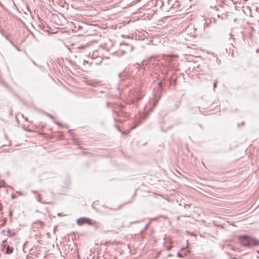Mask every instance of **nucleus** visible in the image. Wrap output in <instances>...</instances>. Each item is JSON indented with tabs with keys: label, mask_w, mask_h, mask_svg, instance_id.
Listing matches in <instances>:
<instances>
[{
	"label": "nucleus",
	"mask_w": 259,
	"mask_h": 259,
	"mask_svg": "<svg viewBox=\"0 0 259 259\" xmlns=\"http://www.w3.org/2000/svg\"><path fill=\"white\" fill-rule=\"evenodd\" d=\"M189 253V251L186 250L185 248H182L181 251L177 253V255L179 257H183L185 255H187Z\"/></svg>",
	"instance_id": "7ed1b4c3"
},
{
	"label": "nucleus",
	"mask_w": 259,
	"mask_h": 259,
	"mask_svg": "<svg viewBox=\"0 0 259 259\" xmlns=\"http://www.w3.org/2000/svg\"><path fill=\"white\" fill-rule=\"evenodd\" d=\"M135 97H136V99H138V100H140V99H141V97H137V96H136Z\"/></svg>",
	"instance_id": "ddd939ff"
},
{
	"label": "nucleus",
	"mask_w": 259,
	"mask_h": 259,
	"mask_svg": "<svg viewBox=\"0 0 259 259\" xmlns=\"http://www.w3.org/2000/svg\"><path fill=\"white\" fill-rule=\"evenodd\" d=\"M77 224L79 226L84 224H88L89 225H92V221L91 219L84 217L78 219L77 221Z\"/></svg>",
	"instance_id": "f03ea898"
},
{
	"label": "nucleus",
	"mask_w": 259,
	"mask_h": 259,
	"mask_svg": "<svg viewBox=\"0 0 259 259\" xmlns=\"http://www.w3.org/2000/svg\"><path fill=\"white\" fill-rule=\"evenodd\" d=\"M14 234H15V233H14V232L12 231L11 230H8L7 231V235L9 237H12V236H14Z\"/></svg>",
	"instance_id": "39448f33"
},
{
	"label": "nucleus",
	"mask_w": 259,
	"mask_h": 259,
	"mask_svg": "<svg viewBox=\"0 0 259 259\" xmlns=\"http://www.w3.org/2000/svg\"><path fill=\"white\" fill-rule=\"evenodd\" d=\"M4 183V182L3 180H0V186H1V187L3 186Z\"/></svg>",
	"instance_id": "1a4fd4ad"
},
{
	"label": "nucleus",
	"mask_w": 259,
	"mask_h": 259,
	"mask_svg": "<svg viewBox=\"0 0 259 259\" xmlns=\"http://www.w3.org/2000/svg\"><path fill=\"white\" fill-rule=\"evenodd\" d=\"M217 85V81H215V82H214V83H213V88H216Z\"/></svg>",
	"instance_id": "9d476101"
},
{
	"label": "nucleus",
	"mask_w": 259,
	"mask_h": 259,
	"mask_svg": "<svg viewBox=\"0 0 259 259\" xmlns=\"http://www.w3.org/2000/svg\"><path fill=\"white\" fill-rule=\"evenodd\" d=\"M234 4H236L238 2L234 1V0H231Z\"/></svg>",
	"instance_id": "f8f14e48"
},
{
	"label": "nucleus",
	"mask_w": 259,
	"mask_h": 259,
	"mask_svg": "<svg viewBox=\"0 0 259 259\" xmlns=\"http://www.w3.org/2000/svg\"><path fill=\"white\" fill-rule=\"evenodd\" d=\"M36 199L38 202H41V197L39 194L37 195Z\"/></svg>",
	"instance_id": "6e6552de"
},
{
	"label": "nucleus",
	"mask_w": 259,
	"mask_h": 259,
	"mask_svg": "<svg viewBox=\"0 0 259 259\" xmlns=\"http://www.w3.org/2000/svg\"><path fill=\"white\" fill-rule=\"evenodd\" d=\"M13 250H14V248L13 247H11V246L8 245L6 247L5 252L6 254H9L12 253L13 252Z\"/></svg>",
	"instance_id": "20e7f679"
},
{
	"label": "nucleus",
	"mask_w": 259,
	"mask_h": 259,
	"mask_svg": "<svg viewBox=\"0 0 259 259\" xmlns=\"http://www.w3.org/2000/svg\"><path fill=\"white\" fill-rule=\"evenodd\" d=\"M31 192H32L34 194H35L36 192L35 191L32 190Z\"/></svg>",
	"instance_id": "2eb2a0df"
},
{
	"label": "nucleus",
	"mask_w": 259,
	"mask_h": 259,
	"mask_svg": "<svg viewBox=\"0 0 259 259\" xmlns=\"http://www.w3.org/2000/svg\"><path fill=\"white\" fill-rule=\"evenodd\" d=\"M46 115L50 118L52 119L54 121L55 120V118L52 115L49 113H47Z\"/></svg>",
	"instance_id": "0eeeda50"
},
{
	"label": "nucleus",
	"mask_w": 259,
	"mask_h": 259,
	"mask_svg": "<svg viewBox=\"0 0 259 259\" xmlns=\"http://www.w3.org/2000/svg\"><path fill=\"white\" fill-rule=\"evenodd\" d=\"M10 215H12V212H10Z\"/></svg>",
	"instance_id": "a211bd4d"
},
{
	"label": "nucleus",
	"mask_w": 259,
	"mask_h": 259,
	"mask_svg": "<svg viewBox=\"0 0 259 259\" xmlns=\"http://www.w3.org/2000/svg\"><path fill=\"white\" fill-rule=\"evenodd\" d=\"M12 198L13 199H14L16 198V196L14 195V194H12V196H11Z\"/></svg>",
	"instance_id": "9b49d317"
},
{
	"label": "nucleus",
	"mask_w": 259,
	"mask_h": 259,
	"mask_svg": "<svg viewBox=\"0 0 259 259\" xmlns=\"http://www.w3.org/2000/svg\"><path fill=\"white\" fill-rule=\"evenodd\" d=\"M239 241L243 246L250 247L259 245V240L247 236H240Z\"/></svg>",
	"instance_id": "f257e3e1"
},
{
	"label": "nucleus",
	"mask_w": 259,
	"mask_h": 259,
	"mask_svg": "<svg viewBox=\"0 0 259 259\" xmlns=\"http://www.w3.org/2000/svg\"><path fill=\"white\" fill-rule=\"evenodd\" d=\"M127 46V47L128 48V51H132L133 50V46L132 45H126ZM127 51V50L126 51Z\"/></svg>",
	"instance_id": "423d86ee"
},
{
	"label": "nucleus",
	"mask_w": 259,
	"mask_h": 259,
	"mask_svg": "<svg viewBox=\"0 0 259 259\" xmlns=\"http://www.w3.org/2000/svg\"><path fill=\"white\" fill-rule=\"evenodd\" d=\"M170 248H171L170 246H167V250H169Z\"/></svg>",
	"instance_id": "4468645a"
},
{
	"label": "nucleus",
	"mask_w": 259,
	"mask_h": 259,
	"mask_svg": "<svg viewBox=\"0 0 259 259\" xmlns=\"http://www.w3.org/2000/svg\"><path fill=\"white\" fill-rule=\"evenodd\" d=\"M89 63V62L88 61L85 60V61H84V63Z\"/></svg>",
	"instance_id": "dca6fc26"
},
{
	"label": "nucleus",
	"mask_w": 259,
	"mask_h": 259,
	"mask_svg": "<svg viewBox=\"0 0 259 259\" xmlns=\"http://www.w3.org/2000/svg\"><path fill=\"white\" fill-rule=\"evenodd\" d=\"M17 193H18L19 195L21 194V193L20 192H17Z\"/></svg>",
	"instance_id": "f3484780"
}]
</instances>
